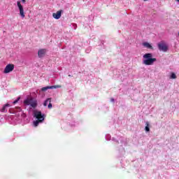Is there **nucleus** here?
Returning a JSON list of instances; mask_svg holds the SVG:
<instances>
[{"instance_id":"obj_16","label":"nucleus","mask_w":179,"mask_h":179,"mask_svg":"<svg viewBox=\"0 0 179 179\" xmlns=\"http://www.w3.org/2000/svg\"><path fill=\"white\" fill-rule=\"evenodd\" d=\"M52 89H59L61 87H62V86L61 85H52L51 86Z\"/></svg>"},{"instance_id":"obj_4","label":"nucleus","mask_w":179,"mask_h":179,"mask_svg":"<svg viewBox=\"0 0 179 179\" xmlns=\"http://www.w3.org/2000/svg\"><path fill=\"white\" fill-rule=\"evenodd\" d=\"M17 6L18 7V9L20 10V15L22 19H24L26 15H24V10L23 9V6H22V3H20V1L17 2Z\"/></svg>"},{"instance_id":"obj_21","label":"nucleus","mask_w":179,"mask_h":179,"mask_svg":"<svg viewBox=\"0 0 179 179\" xmlns=\"http://www.w3.org/2000/svg\"><path fill=\"white\" fill-rule=\"evenodd\" d=\"M111 101H114V99H112Z\"/></svg>"},{"instance_id":"obj_24","label":"nucleus","mask_w":179,"mask_h":179,"mask_svg":"<svg viewBox=\"0 0 179 179\" xmlns=\"http://www.w3.org/2000/svg\"><path fill=\"white\" fill-rule=\"evenodd\" d=\"M69 76H70V77H71V75H69Z\"/></svg>"},{"instance_id":"obj_9","label":"nucleus","mask_w":179,"mask_h":179,"mask_svg":"<svg viewBox=\"0 0 179 179\" xmlns=\"http://www.w3.org/2000/svg\"><path fill=\"white\" fill-rule=\"evenodd\" d=\"M33 100V98L31 99H27L24 101V103H25L26 106H30L31 104V101Z\"/></svg>"},{"instance_id":"obj_19","label":"nucleus","mask_w":179,"mask_h":179,"mask_svg":"<svg viewBox=\"0 0 179 179\" xmlns=\"http://www.w3.org/2000/svg\"><path fill=\"white\" fill-rule=\"evenodd\" d=\"M19 100H20V98H17V99H16L15 101H13V104H16V103H17V101H19Z\"/></svg>"},{"instance_id":"obj_2","label":"nucleus","mask_w":179,"mask_h":179,"mask_svg":"<svg viewBox=\"0 0 179 179\" xmlns=\"http://www.w3.org/2000/svg\"><path fill=\"white\" fill-rule=\"evenodd\" d=\"M157 48L158 50L162 52H167V51H169V46H167V44H166L165 41H161L158 43Z\"/></svg>"},{"instance_id":"obj_1","label":"nucleus","mask_w":179,"mask_h":179,"mask_svg":"<svg viewBox=\"0 0 179 179\" xmlns=\"http://www.w3.org/2000/svg\"><path fill=\"white\" fill-rule=\"evenodd\" d=\"M153 55L152 53H146L143 56V64L144 65H153L155 62L157 61L156 58H152Z\"/></svg>"},{"instance_id":"obj_18","label":"nucleus","mask_w":179,"mask_h":179,"mask_svg":"<svg viewBox=\"0 0 179 179\" xmlns=\"http://www.w3.org/2000/svg\"><path fill=\"white\" fill-rule=\"evenodd\" d=\"M48 108H52V103H51V102H49V104L48 106Z\"/></svg>"},{"instance_id":"obj_20","label":"nucleus","mask_w":179,"mask_h":179,"mask_svg":"<svg viewBox=\"0 0 179 179\" xmlns=\"http://www.w3.org/2000/svg\"><path fill=\"white\" fill-rule=\"evenodd\" d=\"M23 3H24V2H26V0H22Z\"/></svg>"},{"instance_id":"obj_8","label":"nucleus","mask_w":179,"mask_h":179,"mask_svg":"<svg viewBox=\"0 0 179 179\" xmlns=\"http://www.w3.org/2000/svg\"><path fill=\"white\" fill-rule=\"evenodd\" d=\"M143 45H144V47H145L146 48H149L150 50H153V46H152V45H150V43L148 42L143 43Z\"/></svg>"},{"instance_id":"obj_3","label":"nucleus","mask_w":179,"mask_h":179,"mask_svg":"<svg viewBox=\"0 0 179 179\" xmlns=\"http://www.w3.org/2000/svg\"><path fill=\"white\" fill-rule=\"evenodd\" d=\"M34 117L37 118L39 121H44V115L41 113V111L34 110Z\"/></svg>"},{"instance_id":"obj_6","label":"nucleus","mask_w":179,"mask_h":179,"mask_svg":"<svg viewBox=\"0 0 179 179\" xmlns=\"http://www.w3.org/2000/svg\"><path fill=\"white\" fill-rule=\"evenodd\" d=\"M63 12L64 11L62 10H59L57 11V13H54L52 14V16L55 19H57V20L60 19Z\"/></svg>"},{"instance_id":"obj_5","label":"nucleus","mask_w":179,"mask_h":179,"mask_svg":"<svg viewBox=\"0 0 179 179\" xmlns=\"http://www.w3.org/2000/svg\"><path fill=\"white\" fill-rule=\"evenodd\" d=\"M15 69V65L12 64H9L7 66H6L3 73H9L12 72Z\"/></svg>"},{"instance_id":"obj_11","label":"nucleus","mask_w":179,"mask_h":179,"mask_svg":"<svg viewBox=\"0 0 179 179\" xmlns=\"http://www.w3.org/2000/svg\"><path fill=\"white\" fill-rule=\"evenodd\" d=\"M6 107H10V105L9 103L4 105L1 108V113H5V111H6Z\"/></svg>"},{"instance_id":"obj_14","label":"nucleus","mask_w":179,"mask_h":179,"mask_svg":"<svg viewBox=\"0 0 179 179\" xmlns=\"http://www.w3.org/2000/svg\"><path fill=\"white\" fill-rule=\"evenodd\" d=\"M40 122H43L38 120L34 121V127H38V124H40Z\"/></svg>"},{"instance_id":"obj_15","label":"nucleus","mask_w":179,"mask_h":179,"mask_svg":"<svg viewBox=\"0 0 179 179\" xmlns=\"http://www.w3.org/2000/svg\"><path fill=\"white\" fill-rule=\"evenodd\" d=\"M48 89H52V88L51 87V86L44 87H42L41 91L46 92V90H48Z\"/></svg>"},{"instance_id":"obj_22","label":"nucleus","mask_w":179,"mask_h":179,"mask_svg":"<svg viewBox=\"0 0 179 179\" xmlns=\"http://www.w3.org/2000/svg\"><path fill=\"white\" fill-rule=\"evenodd\" d=\"M176 2H179V0H176Z\"/></svg>"},{"instance_id":"obj_7","label":"nucleus","mask_w":179,"mask_h":179,"mask_svg":"<svg viewBox=\"0 0 179 179\" xmlns=\"http://www.w3.org/2000/svg\"><path fill=\"white\" fill-rule=\"evenodd\" d=\"M46 53H47V49H40L38 51V57L39 58H43V57H44Z\"/></svg>"},{"instance_id":"obj_10","label":"nucleus","mask_w":179,"mask_h":179,"mask_svg":"<svg viewBox=\"0 0 179 179\" xmlns=\"http://www.w3.org/2000/svg\"><path fill=\"white\" fill-rule=\"evenodd\" d=\"M31 107H32V108H36V107H37V100H33L31 101Z\"/></svg>"},{"instance_id":"obj_23","label":"nucleus","mask_w":179,"mask_h":179,"mask_svg":"<svg viewBox=\"0 0 179 179\" xmlns=\"http://www.w3.org/2000/svg\"><path fill=\"white\" fill-rule=\"evenodd\" d=\"M145 2H146V1H148V0H143Z\"/></svg>"},{"instance_id":"obj_13","label":"nucleus","mask_w":179,"mask_h":179,"mask_svg":"<svg viewBox=\"0 0 179 179\" xmlns=\"http://www.w3.org/2000/svg\"><path fill=\"white\" fill-rule=\"evenodd\" d=\"M48 102H49V103H51V98H48V99L45 101V102L43 103V106H44L45 107H47V104H48Z\"/></svg>"},{"instance_id":"obj_12","label":"nucleus","mask_w":179,"mask_h":179,"mask_svg":"<svg viewBox=\"0 0 179 179\" xmlns=\"http://www.w3.org/2000/svg\"><path fill=\"white\" fill-rule=\"evenodd\" d=\"M145 131L146 132H149V131H150V128H149V122H145Z\"/></svg>"},{"instance_id":"obj_17","label":"nucleus","mask_w":179,"mask_h":179,"mask_svg":"<svg viewBox=\"0 0 179 179\" xmlns=\"http://www.w3.org/2000/svg\"><path fill=\"white\" fill-rule=\"evenodd\" d=\"M177 78V76H176V73H172L171 75V79H176Z\"/></svg>"}]
</instances>
